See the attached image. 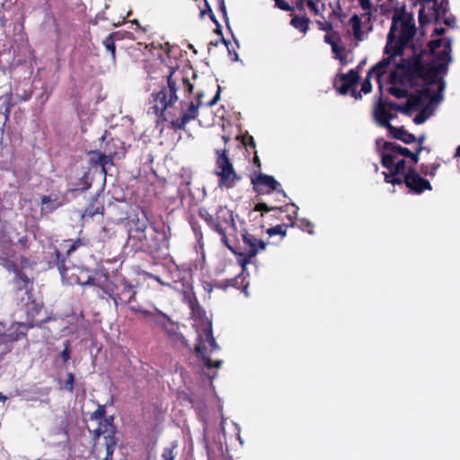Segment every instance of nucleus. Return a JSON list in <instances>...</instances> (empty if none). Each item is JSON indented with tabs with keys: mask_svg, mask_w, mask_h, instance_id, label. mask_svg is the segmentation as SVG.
I'll return each mask as SVG.
<instances>
[{
	"mask_svg": "<svg viewBox=\"0 0 460 460\" xmlns=\"http://www.w3.org/2000/svg\"><path fill=\"white\" fill-rule=\"evenodd\" d=\"M181 89L185 94L190 93L193 85L182 75L181 72L171 68V72L167 76V86L152 94L155 104L149 111V112H153L159 118H162L163 120L169 121L173 128L178 129H184L190 120L197 118L198 110L202 106L201 99L204 96L203 93L198 92L194 100L181 101V114L177 117L169 109L178 100L177 92Z\"/></svg>",
	"mask_w": 460,
	"mask_h": 460,
	"instance_id": "obj_1",
	"label": "nucleus"
},
{
	"mask_svg": "<svg viewBox=\"0 0 460 460\" xmlns=\"http://www.w3.org/2000/svg\"><path fill=\"white\" fill-rule=\"evenodd\" d=\"M416 34L415 20L411 13L403 8L395 11L392 17V24L387 34L385 47V58L394 62L397 57H402L404 49L411 42Z\"/></svg>",
	"mask_w": 460,
	"mask_h": 460,
	"instance_id": "obj_2",
	"label": "nucleus"
},
{
	"mask_svg": "<svg viewBox=\"0 0 460 460\" xmlns=\"http://www.w3.org/2000/svg\"><path fill=\"white\" fill-rule=\"evenodd\" d=\"M191 316L193 327L197 332L195 352L203 365L208 368L218 367L220 362L214 363L208 354L217 349V345L212 334V323L206 312L199 305L191 303Z\"/></svg>",
	"mask_w": 460,
	"mask_h": 460,
	"instance_id": "obj_3",
	"label": "nucleus"
},
{
	"mask_svg": "<svg viewBox=\"0 0 460 460\" xmlns=\"http://www.w3.org/2000/svg\"><path fill=\"white\" fill-rule=\"evenodd\" d=\"M257 199L259 201L255 204L253 210L261 212V216H263L264 213L270 212V210H278L279 214L287 213L285 217L288 220V223L279 224L266 230V233L270 236L276 234H280L282 237L286 236L288 228L289 226L294 227L296 226L295 220L297 217V212L299 209L298 207L294 203L278 207L267 202L261 201L259 198Z\"/></svg>",
	"mask_w": 460,
	"mask_h": 460,
	"instance_id": "obj_4",
	"label": "nucleus"
},
{
	"mask_svg": "<svg viewBox=\"0 0 460 460\" xmlns=\"http://www.w3.org/2000/svg\"><path fill=\"white\" fill-rule=\"evenodd\" d=\"M119 141L111 139L107 141L100 150L91 152L90 163L93 165H100L102 172L106 175L111 167L114 165L113 159L118 153Z\"/></svg>",
	"mask_w": 460,
	"mask_h": 460,
	"instance_id": "obj_5",
	"label": "nucleus"
},
{
	"mask_svg": "<svg viewBox=\"0 0 460 460\" xmlns=\"http://www.w3.org/2000/svg\"><path fill=\"white\" fill-rule=\"evenodd\" d=\"M104 292L113 300L116 308L119 303L128 304L130 307L137 294L135 286L124 278L117 282L114 288H107Z\"/></svg>",
	"mask_w": 460,
	"mask_h": 460,
	"instance_id": "obj_6",
	"label": "nucleus"
},
{
	"mask_svg": "<svg viewBox=\"0 0 460 460\" xmlns=\"http://www.w3.org/2000/svg\"><path fill=\"white\" fill-rule=\"evenodd\" d=\"M243 241L244 244L248 246V250L243 252H236L232 247V252L238 256V264H240L243 270L244 266L251 261L252 258L258 253L259 250H263L266 247V243L249 233L243 234Z\"/></svg>",
	"mask_w": 460,
	"mask_h": 460,
	"instance_id": "obj_7",
	"label": "nucleus"
},
{
	"mask_svg": "<svg viewBox=\"0 0 460 460\" xmlns=\"http://www.w3.org/2000/svg\"><path fill=\"white\" fill-rule=\"evenodd\" d=\"M404 184L413 194H421L425 190H431L430 182L420 175L415 168L409 166L404 173Z\"/></svg>",
	"mask_w": 460,
	"mask_h": 460,
	"instance_id": "obj_8",
	"label": "nucleus"
},
{
	"mask_svg": "<svg viewBox=\"0 0 460 460\" xmlns=\"http://www.w3.org/2000/svg\"><path fill=\"white\" fill-rule=\"evenodd\" d=\"M252 183L254 191L257 193V197L275 190L287 198L286 192L282 189H279L280 183L271 175L260 173L258 176L252 179Z\"/></svg>",
	"mask_w": 460,
	"mask_h": 460,
	"instance_id": "obj_9",
	"label": "nucleus"
},
{
	"mask_svg": "<svg viewBox=\"0 0 460 460\" xmlns=\"http://www.w3.org/2000/svg\"><path fill=\"white\" fill-rule=\"evenodd\" d=\"M392 64L389 58H384L381 61L373 66L367 72L366 79L361 84V92L364 93H369L372 91L371 78L376 76L377 83L379 84V90L382 92L381 77L386 72V68Z\"/></svg>",
	"mask_w": 460,
	"mask_h": 460,
	"instance_id": "obj_10",
	"label": "nucleus"
},
{
	"mask_svg": "<svg viewBox=\"0 0 460 460\" xmlns=\"http://www.w3.org/2000/svg\"><path fill=\"white\" fill-rule=\"evenodd\" d=\"M215 174L219 178V186L226 185L230 177V160L226 149H217Z\"/></svg>",
	"mask_w": 460,
	"mask_h": 460,
	"instance_id": "obj_11",
	"label": "nucleus"
},
{
	"mask_svg": "<svg viewBox=\"0 0 460 460\" xmlns=\"http://www.w3.org/2000/svg\"><path fill=\"white\" fill-rule=\"evenodd\" d=\"M98 436L105 434V445H106V456L104 460H112V455L117 444L114 437V429L111 420L106 419L103 423L100 424V427L96 429Z\"/></svg>",
	"mask_w": 460,
	"mask_h": 460,
	"instance_id": "obj_12",
	"label": "nucleus"
},
{
	"mask_svg": "<svg viewBox=\"0 0 460 460\" xmlns=\"http://www.w3.org/2000/svg\"><path fill=\"white\" fill-rule=\"evenodd\" d=\"M400 62L397 63V68H403L405 69L408 78H410V81L412 82L414 84V82L418 79H420V76H422V69L424 67V65L420 58H403L402 57H400Z\"/></svg>",
	"mask_w": 460,
	"mask_h": 460,
	"instance_id": "obj_13",
	"label": "nucleus"
},
{
	"mask_svg": "<svg viewBox=\"0 0 460 460\" xmlns=\"http://www.w3.org/2000/svg\"><path fill=\"white\" fill-rule=\"evenodd\" d=\"M359 81L358 72L350 69L347 74H341L339 79L334 83L337 92L341 94H347Z\"/></svg>",
	"mask_w": 460,
	"mask_h": 460,
	"instance_id": "obj_14",
	"label": "nucleus"
},
{
	"mask_svg": "<svg viewBox=\"0 0 460 460\" xmlns=\"http://www.w3.org/2000/svg\"><path fill=\"white\" fill-rule=\"evenodd\" d=\"M130 310L132 312L143 314L146 317L150 318L159 328L163 330L169 324V323L172 321L167 314H165L157 308H155V311L152 312L147 310H142L139 306L137 305H131Z\"/></svg>",
	"mask_w": 460,
	"mask_h": 460,
	"instance_id": "obj_15",
	"label": "nucleus"
},
{
	"mask_svg": "<svg viewBox=\"0 0 460 460\" xmlns=\"http://www.w3.org/2000/svg\"><path fill=\"white\" fill-rule=\"evenodd\" d=\"M393 103L392 101L385 100L382 96H380L377 102L375 103L373 108V119L377 125L383 128L385 119H386L390 110V104Z\"/></svg>",
	"mask_w": 460,
	"mask_h": 460,
	"instance_id": "obj_16",
	"label": "nucleus"
},
{
	"mask_svg": "<svg viewBox=\"0 0 460 460\" xmlns=\"http://www.w3.org/2000/svg\"><path fill=\"white\" fill-rule=\"evenodd\" d=\"M396 158L392 154H381V164L388 171H394L395 173H406V161L401 159L395 163Z\"/></svg>",
	"mask_w": 460,
	"mask_h": 460,
	"instance_id": "obj_17",
	"label": "nucleus"
},
{
	"mask_svg": "<svg viewBox=\"0 0 460 460\" xmlns=\"http://www.w3.org/2000/svg\"><path fill=\"white\" fill-rule=\"evenodd\" d=\"M167 337L178 346H183L186 348H190V345L185 339V337L179 332V326L176 323L172 321L164 329Z\"/></svg>",
	"mask_w": 460,
	"mask_h": 460,
	"instance_id": "obj_18",
	"label": "nucleus"
},
{
	"mask_svg": "<svg viewBox=\"0 0 460 460\" xmlns=\"http://www.w3.org/2000/svg\"><path fill=\"white\" fill-rule=\"evenodd\" d=\"M227 211L226 210H220L218 213H217V219L218 220H222L223 222L219 221L217 223H215L214 226H213V228L216 232L218 233V234L221 235V241L222 243L227 247L230 249V243H229V241H228V238H227V234H226V232H227V229L229 228L230 226V223H228V221L225 218V214L226 213Z\"/></svg>",
	"mask_w": 460,
	"mask_h": 460,
	"instance_id": "obj_19",
	"label": "nucleus"
},
{
	"mask_svg": "<svg viewBox=\"0 0 460 460\" xmlns=\"http://www.w3.org/2000/svg\"><path fill=\"white\" fill-rule=\"evenodd\" d=\"M431 91L429 87H423L421 90H419L415 94H409L408 99L409 105L413 107L414 110H417L424 103V100L430 98Z\"/></svg>",
	"mask_w": 460,
	"mask_h": 460,
	"instance_id": "obj_20",
	"label": "nucleus"
},
{
	"mask_svg": "<svg viewBox=\"0 0 460 460\" xmlns=\"http://www.w3.org/2000/svg\"><path fill=\"white\" fill-rule=\"evenodd\" d=\"M383 150L384 151L381 154H392L396 159L398 155H402L406 158L411 154V150L409 148L389 141H385L384 143Z\"/></svg>",
	"mask_w": 460,
	"mask_h": 460,
	"instance_id": "obj_21",
	"label": "nucleus"
},
{
	"mask_svg": "<svg viewBox=\"0 0 460 460\" xmlns=\"http://www.w3.org/2000/svg\"><path fill=\"white\" fill-rule=\"evenodd\" d=\"M397 66L395 60L393 62ZM389 83L391 84L405 85L406 84H413L410 78H408L407 73L403 68H397L391 72L389 76Z\"/></svg>",
	"mask_w": 460,
	"mask_h": 460,
	"instance_id": "obj_22",
	"label": "nucleus"
},
{
	"mask_svg": "<svg viewBox=\"0 0 460 460\" xmlns=\"http://www.w3.org/2000/svg\"><path fill=\"white\" fill-rule=\"evenodd\" d=\"M392 130L393 131L389 134L392 135L394 138L407 145L415 142L416 137L412 133L408 132L404 127L392 128Z\"/></svg>",
	"mask_w": 460,
	"mask_h": 460,
	"instance_id": "obj_23",
	"label": "nucleus"
},
{
	"mask_svg": "<svg viewBox=\"0 0 460 460\" xmlns=\"http://www.w3.org/2000/svg\"><path fill=\"white\" fill-rule=\"evenodd\" d=\"M349 25L351 27L354 39L358 41H362L364 40V32L362 31L364 25L359 15L354 13L349 20Z\"/></svg>",
	"mask_w": 460,
	"mask_h": 460,
	"instance_id": "obj_24",
	"label": "nucleus"
},
{
	"mask_svg": "<svg viewBox=\"0 0 460 460\" xmlns=\"http://www.w3.org/2000/svg\"><path fill=\"white\" fill-rule=\"evenodd\" d=\"M239 267L241 268V272L232 279V287L241 289L247 296V288L249 286L247 277L249 274L244 275L245 268L243 270L240 264Z\"/></svg>",
	"mask_w": 460,
	"mask_h": 460,
	"instance_id": "obj_25",
	"label": "nucleus"
},
{
	"mask_svg": "<svg viewBox=\"0 0 460 460\" xmlns=\"http://www.w3.org/2000/svg\"><path fill=\"white\" fill-rule=\"evenodd\" d=\"M438 66H429L426 68L425 66L422 69V76H420V79H422L425 84V87L436 83L438 75Z\"/></svg>",
	"mask_w": 460,
	"mask_h": 460,
	"instance_id": "obj_26",
	"label": "nucleus"
},
{
	"mask_svg": "<svg viewBox=\"0 0 460 460\" xmlns=\"http://www.w3.org/2000/svg\"><path fill=\"white\" fill-rule=\"evenodd\" d=\"M290 24L300 32L305 34L309 30L310 19L305 16L293 15Z\"/></svg>",
	"mask_w": 460,
	"mask_h": 460,
	"instance_id": "obj_27",
	"label": "nucleus"
},
{
	"mask_svg": "<svg viewBox=\"0 0 460 460\" xmlns=\"http://www.w3.org/2000/svg\"><path fill=\"white\" fill-rule=\"evenodd\" d=\"M157 234V238H159L161 243L159 249L168 248L169 247V239L171 237V229L168 226L163 225L160 228H154Z\"/></svg>",
	"mask_w": 460,
	"mask_h": 460,
	"instance_id": "obj_28",
	"label": "nucleus"
},
{
	"mask_svg": "<svg viewBox=\"0 0 460 460\" xmlns=\"http://www.w3.org/2000/svg\"><path fill=\"white\" fill-rule=\"evenodd\" d=\"M178 443L176 441L172 442L169 446L163 449L161 454V460H175L177 456Z\"/></svg>",
	"mask_w": 460,
	"mask_h": 460,
	"instance_id": "obj_29",
	"label": "nucleus"
},
{
	"mask_svg": "<svg viewBox=\"0 0 460 460\" xmlns=\"http://www.w3.org/2000/svg\"><path fill=\"white\" fill-rule=\"evenodd\" d=\"M383 174L386 183H390L394 186L404 183V175H402V173H395L394 171H389L388 172H384Z\"/></svg>",
	"mask_w": 460,
	"mask_h": 460,
	"instance_id": "obj_30",
	"label": "nucleus"
},
{
	"mask_svg": "<svg viewBox=\"0 0 460 460\" xmlns=\"http://www.w3.org/2000/svg\"><path fill=\"white\" fill-rule=\"evenodd\" d=\"M214 123L221 126L223 129H225L226 127L230 125L227 111L224 108L217 110V112L215 113Z\"/></svg>",
	"mask_w": 460,
	"mask_h": 460,
	"instance_id": "obj_31",
	"label": "nucleus"
},
{
	"mask_svg": "<svg viewBox=\"0 0 460 460\" xmlns=\"http://www.w3.org/2000/svg\"><path fill=\"white\" fill-rule=\"evenodd\" d=\"M440 167V163L436 162L431 164H421L420 166V172L421 174L425 176L434 177L437 173V171Z\"/></svg>",
	"mask_w": 460,
	"mask_h": 460,
	"instance_id": "obj_32",
	"label": "nucleus"
},
{
	"mask_svg": "<svg viewBox=\"0 0 460 460\" xmlns=\"http://www.w3.org/2000/svg\"><path fill=\"white\" fill-rule=\"evenodd\" d=\"M41 205H42L41 210L46 211V212H52L56 208L60 207L61 203L58 202L56 200H52L49 196H44L41 199Z\"/></svg>",
	"mask_w": 460,
	"mask_h": 460,
	"instance_id": "obj_33",
	"label": "nucleus"
},
{
	"mask_svg": "<svg viewBox=\"0 0 460 460\" xmlns=\"http://www.w3.org/2000/svg\"><path fill=\"white\" fill-rule=\"evenodd\" d=\"M204 2H205V4H206V6H207V8H208V12L209 13L210 19H211V20H212V21L217 24V29H216V31H216L217 34H219V35L221 36V41L226 45V47L227 48L228 52L230 53V49H229V47H228V45H229V41H228L227 40H226V39L222 36L221 29H220L219 24H218L217 21L216 20V18H215V16H214V14H213V13H212V10H211V9H210V7L208 6V4L207 1H206V0H204Z\"/></svg>",
	"mask_w": 460,
	"mask_h": 460,
	"instance_id": "obj_34",
	"label": "nucleus"
},
{
	"mask_svg": "<svg viewBox=\"0 0 460 460\" xmlns=\"http://www.w3.org/2000/svg\"><path fill=\"white\" fill-rule=\"evenodd\" d=\"M390 104V110L400 111L404 114H410L411 111H414L413 107L409 105V102L407 101L404 105H401L393 102Z\"/></svg>",
	"mask_w": 460,
	"mask_h": 460,
	"instance_id": "obj_35",
	"label": "nucleus"
},
{
	"mask_svg": "<svg viewBox=\"0 0 460 460\" xmlns=\"http://www.w3.org/2000/svg\"><path fill=\"white\" fill-rule=\"evenodd\" d=\"M324 42L332 46L334 43H342V40L340 33L336 31H332L324 35Z\"/></svg>",
	"mask_w": 460,
	"mask_h": 460,
	"instance_id": "obj_36",
	"label": "nucleus"
},
{
	"mask_svg": "<svg viewBox=\"0 0 460 460\" xmlns=\"http://www.w3.org/2000/svg\"><path fill=\"white\" fill-rule=\"evenodd\" d=\"M372 17L373 12H364L359 15V18H361L362 24L364 25L365 28L367 29V31H372Z\"/></svg>",
	"mask_w": 460,
	"mask_h": 460,
	"instance_id": "obj_37",
	"label": "nucleus"
},
{
	"mask_svg": "<svg viewBox=\"0 0 460 460\" xmlns=\"http://www.w3.org/2000/svg\"><path fill=\"white\" fill-rule=\"evenodd\" d=\"M388 92L390 94L398 99L408 96V91L406 89L394 86V84L393 86L389 87Z\"/></svg>",
	"mask_w": 460,
	"mask_h": 460,
	"instance_id": "obj_38",
	"label": "nucleus"
},
{
	"mask_svg": "<svg viewBox=\"0 0 460 460\" xmlns=\"http://www.w3.org/2000/svg\"><path fill=\"white\" fill-rule=\"evenodd\" d=\"M331 47H332V53L335 55V58L340 60H343L344 56L342 55V53L344 51V47L342 46V44L341 43H334Z\"/></svg>",
	"mask_w": 460,
	"mask_h": 460,
	"instance_id": "obj_39",
	"label": "nucleus"
},
{
	"mask_svg": "<svg viewBox=\"0 0 460 460\" xmlns=\"http://www.w3.org/2000/svg\"><path fill=\"white\" fill-rule=\"evenodd\" d=\"M299 228L310 234H314V225L308 219H301L299 222Z\"/></svg>",
	"mask_w": 460,
	"mask_h": 460,
	"instance_id": "obj_40",
	"label": "nucleus"
},
{
	"mask_svg": "<svg viewBox=\"0 0 460 460\" xmlns=\"http://www.w3.org/2000/svg\"><path fill=\"white\" fill-rule=\"evenodd\" d=\"M114 234L115 231L113 230V228L109 226H103L100 234V239H102V241H106L107 239L111 238L114 235Z\"/></svg>",
	"mask_w": 460,
	"mask_h": 460,
	"instance_id": "obj_41",
	"label": "nucleus"
},
{
	"mask_svg": "<svg viewBox=\"0 0 460 460\" xmlns=\"http://www.w3.org/2000/svg\"><path fill=\"white\" fill-rule=\"evenodd\" d=\"M237 139H240V137H236ZM241 143L245 146H250L254 148L255 147V141L254 138L252 136H249L248 134L243 135L241 137Z\"/></svg>",
	"mask_w": 460,
	"mask_h": 460,
	"instance_id": "obj_42",
	"label": "nucleus"
},
{
	"mask_svg": "<svg viewBox=\"0 0 460 460\" xmlns=\"http://www.w3.org/2000/svg\"><path fill=\"white\" fill-rule=\"evenodd\" d=\"M429 118L426 109L420 111L413 119V122L417 125L424 123Z\"/></svg>",
	"mask_w": 460,
	"mask_h": 460,
	"instance_id": "obj_43",
	"label": "nucleus"
},
{
	"mask_svg": "<svg viewBox=\"0 0 460 460\" xmlns=\"http://www.w3.org/2000/svg\"><path fill=\"white\" fill-rule=\"evenodd\" d=\"M316 23L318 25L319 30L323 31L326 33H329V32L334 31L332 23L330 22L316 21Z\"/></svg>",
	"mask_w": 460,
	"mask_h": 460,
	"instance_id": "obj_44",
	"label": "nucleus"
},
{
	"mask_svg": "<svg viewBox=\"0 0 460 460\" xmlns=\"http://www.w3.org/2000/svg\"><path fill=\"white\" fill-rule=\"evenodd\" d=\"M274 1H275V6L280 10H283V11H293L294 10V7L291 6L285 0H274Z\"/></svg>",
	"mask_w": 460,
	"mask_h": 460,
	"instance_id": "obj_45",
	"label": "nucleus"
},
{
	"mask_svg": "<svg viewBox=\"0 0 460 460\" xmlns=\"http://www.w3.org/2000/svg\"><path fill=\"white\" fill-rule=\"evenodd\" d=\"M105 48L111 52L112 58H115V44L111 37H109L104 41Z\"/></svg>",
	"mask_w": 460,
	"mask_h": 460,
	"instance_id": "obj_46",
	"label": "nucleus"
},
{
	"mask_svg": "<svg viewBox=\"0 0 460 460\" xmlns=\"http://www.w3.org/2000/svg\"><path fill=\"white\" fill-rule=\"evenodd\" d=\"M396 117L395 114L392 113L391 111H389L386 119H385V123L383 128H386L388 132L390 133L392 130V128H395L391 124V120L394 119Z\"/></svg>",
	"mask_w": 460,
	"mask_h": 460,
	"instance_id": "obj_47",
	"label": "nucleus"
},
{
	"mask_svg": "<svg viewBox=\"0 0 460 460\" xmlns=\"http://www.w3.org/2000/svg\"><path fill=\"white\" fill-rule=\"evenodd\" d=\"M60 357L64 362H66L70 358V344L68 341L65 342V348L61 351Z\"/></svg>",
	"mask_w": 460,
	"mask_h": 460,
	"instance_id": "obj_48",
	"label": "nucleus"
},
{
	"mask_svg": "<svg viewBox=\"0 0 460 460\" xmlns=\"http://www.w3.org/2000/svg\"><path fill=\"white\" fill-rule=\"evenodd\" d=\"M359 5L364 12H373L371 0H358Z\"/></svg>",
	"mask_w": 460,
	"mask_h": 460,
	"instance_id": "obj_49",
	"label": "nucleus"
},
{
	"mask_svg": "<svg viewBox=\"0 0 460 460\" xmlns=\"http://www.w3.org/2000/svg\"><path fill=\"white\" fill-rule=\"evenodd\" d=\"M217 1H218L219 8H220V10H221V12H222V13L224 15L226 27L228 29H230V23H229V20H228V17H227L226 7V4H225V2H224V0H217Z\"/></svg>",
	"mask_w": 460,
	"mask_h": 460,
	"instance_id": "obj_50",
	"label": "nucleus"
},
{
	"mask_svg": "<svg viewBox=\"0 0 460 460\" xmlns=\"http://www.w3.org/2000/svg\"><path fill=\"white\" fill-rule=\"evenodd\" d=\"M74 381H75L74 375L72 373H68L67 379L65 383V389H66L69 392H72L74 389Z\"/></svg>",
	"mask_w": 460,
	"mask_h": 460,
	"instance_id": "obj_51",
	"label": "nucleus"
},
{
	"mask_svg": "<svg viewBox=\"0 0 460 460\" xmlns=\"http://www.w3.org/2000/svg\"><path fill=\"white\" fill-rule=\"evenodd\" d=\"M55 252H56L57 259H58V262H57L58 269L60 274L64 275V273L66 271V267H65V264H64V260H62V261L59 260L60 252H59L58 250H56Z\"/></svg>",
	"mask_w": 460,
	"mask_h": 460,
	"instance_id": "obj_52",
	"label": "nucleus"
},
{
	"mask_svg": "<svg viewBox=\"0 0 460 460\" xmlns=\"http://www.w3.org/2000/svg\"><path fill=\"white\" fill-rule=\"evenodd\" d=\"M442 45V40L440 39L432 40L429 43V48L431 52H434L437 49L440 48Z\"/></svg>",
	"mask_w": 460,
	"mask_h": 460,
	"instance_id": "obj_53",
	"label": "nucleus"
},
{
	"mask_svg": "<svg viewBox=\"0 0 460 460\" xmlns=\"http://www.w3.org/2000/svg\"><path fill=\"white\" fill-rule=\"evenodd\" d=\"M82 244V242L81 240H76L75 242H73V243L70 245V247L67 249L66 251V253L67 255H69L70 253H72L74 251L76 250V248Z\"/></svg>",
	"mask_w": 460,
	"mask_h": 460,
	"instance_id": "obj_54",
	"label": "nucleus"
},
{
	"mask_svg": "<svg viewBox=\"0 0 460 460\" xmlns=\"http://www.w3.org/2000/svg\"><path fill=\"white\" fill-rule=\"evenodd\" d=\"M219 95H220V87L217 86V91L215 96L207 102V105L208 106L214 105L217 102V101L219 99Z\"/></svg>",
	"mask_w": 460,
	"mask_h": 460,
	"instance_id": "obj_55",
	"label": "nucleus"
},
{
	"mask_svg": "<svg viewBox=\"0 0 460 460\" xmlns=\"http://www.w3.org/2000/svg\"><path fill=\"white\" fill-rule=\"evenodd\" d=\"M307 6L310 8L311 11H313L315 14L318 13V7L316 5V4L314 3V1L313 0H307Z\"/></svg>",
	"mask_w": 460,
	"mask_h": 460,
	"instance_id": "obj_56",
	"label": "nucleus"
},
{
	"mask_svg": "<svg viewBox=\"0 0 460 460\" xmlns=\"http://www.w3.org/2000/svg\"><path fill=\"white\" fill-rule=\"evenodd\" d=\"M406 158H410L412 164L415 165L420 160V155H417V153H412V151H411L410 155H408Z\"/></svg>",
	"mask_w": 460,
	"mask_h": 460,
	"instance_id": "obj_57",
	"label": "nucleus"
},
{
	"mask_svg": "<svg viewBox=\"0 0 460 460\" xmlns=\"http://www.w3.org/2000/svg\"><path fill=\"white\" fill-rule=\"evenodd\" d=\"M305 3L307 4V0H295L296 7L299 11H305Z\"/></svg>",
	"mask_w": 460,
	"mask_h": 460,
	"instance_id": "obj_58",
	"label": "nucleus"
},
{
	"mask_svg": "<svg viewBox=\"0 0 460 460\" xmlns=\"http://www.w3.org/2000/svg\"><path fill=\"white\" fill-rule=\"evenodd\" d=\"M361 91L360 92H357L355 88H352L350 90V93L351 95L356 99V100H359L362 98V95H361Z\"/></svg>",
	"mask_w": 460,
	"mask_h": 460,
	"instance_id": "obj_59",
	"label": "nucleus"
},
{
	"mask_svg": "<svg viewBox=\"0 0 460 460\" xmlns=\"http://www.w3.org/2000/svg\"><path fill=\"white\" fill-rule=\"evenodd\" d=\"M425 138H426L425 135H420L419 137H416L415 142L417 143V146H424L423 144H424Z\"/></svg>",
	"mask_w": 460,
	"mask_h": 460,
	"instance_id": "obj_60",
	"label": "nucleus"
},
{
	"mask_svg": "<svg viewBox=\"0 0 460 460\" xmlns=\"http://www.w3.org/2000/svg\"><path fill=\"white\" fill-rule=\"evenodd\" d=\"M445 32H446V29L443 28V27L436 28L434 30V34H437V35H439V36L444 35Z\"/></svg>",
	"mask_w": 460,
	"mask_h": 460,
	"instance_id": "obj_61",
	"label": "nucleus"
},
{
	"mask_svg": "<svg viewBox=\"0 0 460 460\" xmlns=\"http://www.w3.org/2000/svg\"><path fill=\"white\" fill-rule=\"evenodd\" d=\"M274 212V214L271 215V217H274L279 220H284V218H286L283 214H279L278 210H272Z\"/></svg>",
	"mask_w": 460,
	"mask_h": 460,
	"instance_id": "obj_62",
	"label": "nucleus"
},
{
	"mask_svg": "<svg viewBox=\"0 0 460 460\" xmlns=\"http://www.w3.org/2000/svg\"><path fill=\"white\" fill-rule=\"evenodd\" d=\"M253 163H254V164H255L257 167L261 168V161H260V158H259V156H258V155H257V152H255V153H254V156H253Z\"/></svg>",
	"mask_w": 460,
	"mask_h": 460,
	"instance_id": "obj_63",
	"label": "nucleus"
},
{
	"mask_svg": "<svg viewBox=\"0 0 460 460\" xmlns=\"http://www.w3.org/2000/svg\"><path fill=\"white\" fill-rule=\"evenodd\" d=\"M95 214V212L93 211V209L92 208H87L85 210V213L83 215V217H93Z\"/></svg>",
	"mask_w": 460,
	"mask_h": 460,
	"instance_id": "obj_64",
	"label": "nucleus"
}]
</instances>
